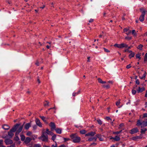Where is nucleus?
Here are the masks:
<instances>
[{
  "instance_id": "f3484780",
  "label": "nucleus",
  "mask_w": 147,
  "mask_h": 147,
  "mask_svg": "<svg viewBox=\"0 0 147 147\" xmlns=\"http://www.w3.org/2000/svg\"><path fill=\"white\" fill-rule=\"evenodd\" d=\"M129 53H130V54L129 55V57L130 58L134 57L135 54L134 52H132L131 51H129Z\"/></svg>"
},
{
  "instance_id": "603ef678",
  "label": "nucleus",
  "mask_w": 147,
  "mask_h": 147,
  "mask_svg": "<svg viewBox=\"0 0 147 147\" xmlns=\"http://www.w3.org/2000/svg\"><path fill=\"white\" fill-rule=\"evenodd\" d=\"M127 32L126 33V34L127 35H128L130 33H131V31L130 30H129L128 31V32Z\"/></svg>"
},
{
  "instance_id": "6e6552de",
  "label": "nucleus",
  "mask_w": 147,
  "mask_h": 147,
  "mask_svg": "<svg viewBox=\"0 0 147 147\" xmlns=\"http://www.w3.org/2000/svg\"><path fill=\"white\" fill-rule=\"evenodd\" d=\"M35 121L36 122V124L39 126L40 127H42V124L40 122V120L38 119H35Z\"/></svg>"
},
{
  "instance_id": "bf43d9fd",
  "label": "nucleus",
  "mask_w": 147,
  "mask_h": 147,
  "mask_svg": "<svg viewBox=\"0 0 147 147\" xmlns=\"http://www.w3.org/2000/svg\"><path fill=\"white\" fill-rule=\"evenodd\" d=\"M37 81L38 83L39 84H40V81L39 80V79L38 78H38H37Z\"/></svg>"
},
{
  "instance_id": "7c9ffc66",
  "label": "nucleus",
  "mask_w": 147,
  "mask_h": 147,
  "mask_svg": "<svg viewBox=\"0 0 147 147\" xmlns=\"http://www.w3.org/2000/svg\"><path fill=\"white\" fill-rule=\"evenodd\" d=\"M132 34L134 36H136L137 35L136 33L135 32L134 30H133L131 32Z\"/></svg>"
},
{
  "instance_id": "8fccbe9b",
  "label": "nucleus",
  "mask_w": 147,
  "mask_h": 147,
  "mask_svg": "<svg viewBox=\"0 0 147 147\" xmlns=\"http://www.w3.org/2000/svg\"><path fill=\"white\" fill-rule=\"evenodd\" d=\"M125 39H126L128 40H130L131 39V37H128L127 36L125 37Z\"/></svg>"
},
{
  "instance_id": "412c9836",
  "label": "nucleus",
  "mask_w": 147,
  "mask_h": 147,
  "mask_svg": "<svg viewBox=\"0 0 147 147\" xmlns=\"http://www.w3.org/2000/svg\"><path fill=\"white\" fill-rule=\"evenodd\" d=\"M120 140L119 136H116L114 137V140L115 141H119Z\"/></svg>"
},
{
  "instance_id": "f03ea898",
  "label": "nucleus",
  "mask_w": 147,
  "mask_h": 147,
  "mask_svg": "<svg viewBox=\"0 0 147 147\" xmlns=\"http://www.w3.org/2000/svg\"><path fill=\"white\" fill-rule=\"evenodd\" d=\"M71 138L72 139V141L74 143H78L80 140V138L76 134H72L70 135Z\"/></svg>"
},
{
  "instance_id": "69168bd1",
  "label": "nucleus",
  "mask_w": 147,
  "mask_h": 147,
  "mask_svg": "<svg viewBox=\"0 0 147 147\" xmlns=\"http://www.w3.org/2000/svg\"><path fill=\"white\" fill-rule=\"evenodd\" d=\"M51 45H47L46 46V47L48 49H49L50 48V47H51Z\"/></svg>"
},
{
  "instance_id": "c9c22d12",
  "label": "nucleus",
  "mask_w": 147,
  "mask_h": 147,
  "mask_svg": "<svg viewBox=\"0 0 147 147\" xmlns=\"http://www.w3.org/2000/svg\"><path fill=\"white\" fill-rule=\"evenodd\" d=\"M143 47V46L141 44H140L138 47V48L140 49V50H141L142 49V47Z\"/></svg>"
},
{
  "instance_id": "39448f33",
  "label": "nucleus",
  "mask_w": 147,
  "mask_h": 147,
  "mask_svg": "<svg viewBox=\"0 0 147 147\" xmlns=\"http://www.w3.org/2000/svg\"><path fill=\"white\" fill-rule=\"evenodd\" d=\"M140 11L142 12V14L139 18L141 22H143L144 20V17L146 14L145 10L143 9H140Z\"/></svg>"
},
{
  "instance_id": "f257e3e1",
  "label": "nucleus",
  "mask_w": 147,
  "mask_h": 147,
  "mask_svg": "<svg viewBox=\"0 0 147 147\" xmlns=\"http://www.w3.org/2000/svg\"><path fill=\"white\" fill-rule=\"evenodd\" d=\"M20 124H16L14 127L12 128L10 131L8 132V134L10 138H11L14 135L13 132H15L17 129L18 128V126L20 125Z\"/></svg>"
},
{
  "instance_id": "dca6fc26",
  "label": "nucleus",
  "mask_w": 147,
  "mask_h": 147,
  "mask_svg": "<svg viewBox=\"0 0 147 147\" xmlns=\"http://www.w3.org/2000/svg\"><path fill=\"white\" fill-rule=\"evenodd\" d=\"M2 128L5 130H7L9 129L10 127L7 125L5 124L2 126Z\"/></svg>"
},
{
  "instance_id": "a19ab883",
  "label": "nucleus",
  "mask_w": 147,
  "mask_h": 147,
  "mask_svg": "<svg viewBox=\"0 0 147 147\" xmlns=\"http://www.w3.org/2000/svg\"><path fill=\"white\" fill-rule=\"evenodd\" d=\"M129 30V28H125L123 29L124 32H127Z\"/></svg>"
},
{
  "instance_id": "7ed1b4c3",
  "label": "nucleus",
  "mask_w": 147,
  "mask_h": 147,
  "mask_svg": "<svg viewBox=\"0 0 147 147\" xmlns=\"http://www.w3.org/2000/svg\"><path fill=\"white\" fill-rule=\"evenodd\" d=\"M136 125L137 126L142 125L141 127H146L147 126V119H145L142 122H141L140 120H138L137 121Z\"/></svg>"
},
{
  "instance_id": "de8ad7c7",
  "label": "nucleus",
  "mask_w": 147,
  "mask_h": 147,
  "mask_svg": "<svg viewBox=\"0 0 147 147\" xmlns=\"http://www.w3.org/2000/svg\"><path fill=\"white\" fill-rule=\"evenodd\" d=\"M120 103V100H119L118 101H117L116 102V105L117 106H118L119 105Z\"/></svg>"
},
{
  "instance_id": "cd10ccee",
  "label": "nucleus",
  "mask_w": 147,
  "mask_h": 147,
  "mask_svg": "<svg viewBox=\"0 0 147 147\" xmlns=\"http://www.w3.org/2000/svg\"><path fill=\"white\" fill-rule=\"evenodd\" d=\"M40 117L44 122H46V118L45 117L43 116H40Z\"/></svg>"
},
{
  "instance_id": "1a4fd4ad",
  "label": "nucleus",
  "mask_w": 147,
  "mask_h": 147,
  "mask_svg": "<svg viewBox=\"0 0 147 147\" xmlns=\"http://www.w3.org/2000/svg\"><path fill=\"white\" fill-rule=\"evenodd\" d=\"M96 134L95 132L91 131L85 134L86 136H93Z\"/></svg>"
},
{
  "instance_id": "f8f14e48",
  "label": "nucleus",
  "mask_w": 147,
  "mask_h": 147,
  "mask_svg": "<svg viewBox=\"0 0 147 147\" xmlns=\"http://www.w3.org/2000/svg\"><path fill=\"white\" fill-rule=\"evenodd\" d=\"M145 88L144 87H142L141 88L140 87H138V89L137 90V91L138 93L144 91Z\"/></svg>"
},
{
  "instance_id": "c85d7f7f",
  "label": "nucleus",
  "mask_w": 147,
  "mask_h": 147,
  "mask_svg": "<svg viewBox=\"0 0 147 147\" xmlns=\"http://www.w3.org/2000/svg\"><path fill=\"white\" fill-rule=\"evenodd\" d=\"M80 133L81 134H84L86 133L87 131L85 130H82L80 131Z\"/></svg>"
},
{
  "instance_id": "e433bc0d",
  "label": "nucleus",
  "mask_w": 147,
  "mask_h": 147,
  "mask_svg": "<svg viewBox=\"0 0 147 147\" xmlns=\"http://www.w3.org/2000/svg\"><path fill=\"white\" fill-rule=\"evenodd\" d=\"M147 61V54L146 53L144 56V61Z\"/></svg>"
},
{
  "instance_id": "20e7f679",
  "label": "nucleus",
  "mask_w": 147,
  "mask_h": 147,
  "mask_svg": "<svg viewBox=\"0 0 147 147\" xmlns=\"http://www.w3.org/2000/svg\"><path fill=\"white\" fill-rule=\"evenodd\" d=\"M39 139L44 142H47L48 140V136L47 133L45 132H43L41 136L39 138Z\"/></svg>"
},
{
  "instance_id": "79ce46f5",
  "label": "nucleus",
  "mask_w": 147,
  "mask_h": 147,
  "mask_svg": "<svg viewBox=\"0 0 147 147\" xmlns=\"http://www.w3.org/2000/svg\"><path fill=\"white\" fill-rule=\"evenodd\" d=\"M136 92V91L134 90H132V94H135Z\"/></svg>"
},
{
  "instance_id": "b1692460",
  "label": "nucleus",
  "mask_w": 147,
  "mask_h": 147,
  "mask_svg": "<svg viewBox=\"0 0 147 147\" xmlns=\"http://www.w3.org/2000/svg\"><path fill=\"white\" fill-rule=\"evenodd\" d=\"M142 138L140 136H136L133 137L132 138V140H136L138 139H141Z\"/></svg>"
},
{
  "instance_id": "5701e85b",
  "label": "nucleus",
  "mask_w": 147,
  "mask_h": 147,
  "mask_svg": "<svg viewBox=\"0 0 147 147\" xmlns=\"http://www.w3.org/2000/svg\"><path fill=\"white\" fill-rule=\"evenodd\" d=\"M98 82L100 83L104 84L106 82L105 81H103L101 79L98 78Z\"/></svg>"
},
{
  "instance_id": "9b49d317",
  "label": "nucleus",
  "mask_w": 147,
  "mask_h": 147,
  "mask_svg": "<svg viewBox=\"0 0 147 147\" xmlns=\"http://www.w3.org/2000/svg\"><path fill=\"white\" fill-rule=\"evenodd\" d=\"M49 126L51 127L52 130L55 129V125L53 122H51L49 124Z\"/></svg>"
},
{
  "instance_id": "864d4df0",
  "label": "nucleus",
  "mask_w": 147,
  "mask_h": 147,
  "mask_svg": "<svg viewBox=\"0 0 147 147\" xmlns=\"http://www.w3.org/2000/svg\"><path fill=\"white\" fill-rule=\"evenodd\" d=\"M64 141L65 142V141H68L69 140V139L68 138H64Z\"/></svg>"
},
{
  "instance_id": "0e129e2a",
  "label": "nucleus",
  "mask_w": 147,
  "mask_h": 147,
  "mask_svg": "<svg viewBox=\"0 0 147 147\" xmlns=\"http://www.w3.org/2000/svg\"><path fill=\"white\" fill-rule=\"evenodd\" d=\"M106 119L108 120H111V119L109 117H107Z\"/></svg>"
},
{
  "instance_id": "473e14b6",
  "label": "nucleus",
  "mask_w": 147,
  "mask_h": 147,
  "mask_svg": "<svg viewBox=\"0 0 147 147\" xmlns=\"http://www.w3.org/2000/svg\"><path fill=\"white\" fill-rule=\"evenodd\" d=\"M102 86L103 88H106L107 89H108L110 88V86L109 85H103Z\"/></svg>"
},
{
  "instance_id": "13d9d810",
  "label": "nucleus",
  "mask_w": 147,
  "mask_h": 147,
  "mask_svg": "<svg viewBox=\"0 0 147 147\" xmlns=\"http://www.w3.org/2000/svg\"><path fill=\"white\" fill-rule=\"evenodd\" d=\"M49 131V129H46V131H44V132H45L46 133H47H47Z\"/></svg>"
},
{
  "instance_id": "e2e57ef3",
  "label": "nucleus",
  "mask_w": 147,
  "mask_h": 147,
  "mask_svg": "<svg viewBox=\"0 0 147 147\" xmlns=\"http://www.w3.org/2000/svg\"><path fill=\"white\" fill-rule=\"evenodd\" d=\"M119 48H120V49H122V43L121 44H119Z\"/></svg>"
},
{
  "instance_id": "4c0bfd02",
  "label": "nucleus",
  "mask_w": 147,
  "mask_h": 147,
  "mask_svg": "<svg viewBox=\"0 0 147 147\" xmlns=\"http://www.w3.org/2000/svg\"><path fill=\"white\" fill-rule=\"evenodd\" d=\"M97 121L98 123L100 125H101L102 123L101 121L99 119H98L97 120Z\"/></svg>"
},
{
  "instance_id": "c03bdc74",
  "label": "nucleus",
  "mask_w": 147,
  "mask_h": 147,
  "mask_svg": "<svg viewBox=\"0 0 147 147\" xmlns=\"http://www.w3.org/2000/svg\"><path fill=\"white\" fill-rule=\"evenodd\" d=\"M53 133L51 131H50L48 132L47 133V135H53Z\"/></svg>"
},
{
  "instance_id": "5fc2aeb1",
  "label": "nucleus",
  "mask_w": 147,
  "mask_h": 147,
  "mask_svg": "<svg viewBox=\"0 0 147 147\" xmlns=\"http://www.w3.org/2000/svg\"><path fill=\"white\" fill-rule=\"evenodd\" d=\"M33 128L34 129H36L37 128V126L36 125H34L33 126Z\"/></svg>"
},
{
  "instance_id": "680f3d73",
  "label": "nucleus",
  "mask_w": 147,
  "mask_h": 147,
  "mask_svg": "<svg viewBox=\"0 0 147 147\" xmlns=\"http://www.w3.org/2000/svg\"><path fill=\"white\" fill-rule=\"evenodd\" d=\"M3 142V141L2 140H0V144H2Z\"/></svg>"
},
{
  "instance_id": "37998d69",
  "label": "nucleus",
  "mask_w": 147,
  "mask_h": 147,
  "mask_svg": "<svg viewBox=\"0 0 147 147\" xmlns=\"http://www.w3.org/2000/svg\"><path fill=\"white\" fill-rule=\"evenodd\" d=\"M114 46L119 48V44H115L114 45Z\"/></svg>"
},
{
  "instance_id": "6ab92c4d",
  "label": "nucleus",
  "mask_w": 147,
  "mask_h": 147,
  "mask_svg": "<svg viewBox=\"0 0 147 147\" xmlns=\"http://www.w3.org/2000/svg\"><path fill=\"white\" fill-rule=\"evenodd\" d=\"M56 132L58 134H61V130L60 128H57L55 129Z\"/></svg>"
},
{
  "instance_id": "49530a36",
  "label": "nucleus",
  "mask_w": 147,
  "mask_h": 147,
  "mask_svg": "<svg viewBox=\"0 0 147 147\" xmlns=\"http://www.w3.org/2000/svg\"><path fill=\"white\" fill-rule=\"evenodd\" d=\"M131 67V64H129V65H127L126 67V68L127 69H129Z\"/></svg>"
},
{
  "instance_id": "f704fd0d",
  "label": "nucleus",
  "mask_w": 147,
  "mask_h": 147,
  "mask_svg": "<svg viewBox=\"0 0 147 147\" xmlns=\"http://www.w3.org/2000/svg\"><path fill=\"white\" fill-rule=\"evenodd\" d=\"M34 147H41V146L40 144H34Z\"/></svg>"
},
{
  "instance_id": "393cba45",
  "label": "nucleus",
  "mask_w": 147,
  "mask_h": 147,
  "mask_svg": "<svg viewBox=\"0 0 147 147\" xmlns=\"http://www.w3.org/2000/svg\"><path fill=\"white\" fill-rule=\"evenodd\" d=\"M146 71H145V73L143 75V76L142 77H141L140 76H139V78L141 79H143V78H145L146 75Z\"/></svg>"
},
{
  "instance_id": "58836bf2",
  "label": "nucleus",
  "mask_w": 147,
  "mask_h": 147,
  "mask_svg": "<svg viewBox=\"0 0 147 147\" xmlns=\"http://www.w3.org/2000/svg\"><path fill=\"white\" fill-rule=\"evenodd\" d=\"M56 138V136L55 135H53L52 137V140L53 141H54L55 140Z\"/></svg>"
},
{
  "instance_id": "3c124183",
  "label": "nucleus",
  "mask_w": 147,
  "mask_h": 147,
  "mask_svg": "<svg viewBox=\"0 0 147 147\" xmlns=\"http://www.w3.org/2000/svg\"><path fill=\"white\" fill-rule=\"evenodd\" d=\"M147 117V113H144L143 115V118Z\"/></svg>"
},
{
  "instance_id": "72a5a7b5",
  "label": "nucleus",
  "mask_w": 147,
  "mask_h": 147,
  "mask_svg": "<svg viewBox=\"0 0 147 147\" xmlns=\"http://www.w3.org/2000/svg\"><path fill=\"white\" fill-rule=\"evenodd\" d=\"M141 56V55L140 53H138L136 55V57L137 58H138L140 59H141V57H140Z\"/></svg>"
},
{
  "instance_id": "bb28decb",
  "label": "nucleus",
  "mask_w": 147,
  "mask_h": 147,
  "mask_svg": "<svg viewBox=\"0 0 147 147\" xmlns=\"http://www.w3.org/2000/svg\"><path fill=\"white\" fill-rule=\"evenodd\" d=\"M80 91L79 90L77 92H74L73 93L72 95L74 96H76L78 94H79L80 93Z\"/></svg>"
},
{
  "instance_id": "aec40b11",
  "label": "nucleus",
  "mask_w": 147,
  "mask_h": 147,
  "mask_svg": "<svg viewBox=\"0 0 147 147\" xmlns=\"http://www.w3.org/2000/svg\"><path fill=\"white\" fill-rule=\"evenodd\" d=\"M146 131V128H144L142 129H141L140 132L141 134H144L145 133V132Z\"/></svg>"
},
{
  "instance_id": "ea45409f",
  "label": "nucleus",
  "mask_w": 147,
  "mask_h": 147,
  "mask_svg": "<svg viewBox=\"0 0 147 147\" xmlns=\"http://www.w3.org/2000/svg\"><path fill=\"white\" fill-rule=\"evenodd\" d=\"M32 134V133L30 131H28L27 132L26 134V135L28 136H30Z\"/></svg>"
},
{
  "instance_id": "2f4dec72",
  "label": "nucleus",
  "mask_w": 147,
  "mask_h": 147,
  "mask_svg": "<svg viewBox=\"0 0 147 147\" xmlns=\"http://www.w3.org/2000/svg\"><path fill=\"white\" fill-rule=\"evenodd\" d=\"M122 48H127L128 47V45L124 43H122Z\"/></svg>"
},
{
  "instance_id": "338daca9",
  "label": "nucleus",
  "mask_w": 147,
  "mask_h": 147,
  "mask_svg": "<svg viewBox=\"0 0 147 147\" xmlns=\"http://www.w3.org/2000/svg\"><path fill=\"white\" fill-rule=\"evenodd\" d=\"M123 126V124H121L119 125V128H120L121 127H122Z\"/></svg>"
},
{
  "instance_id": "ddd939ff",
  "label": "nucleus",
  "mask_w": 147,
  "mask_h": 147,
  "mask_svg": "<svg viewBox=\"0 0 147 147\" xmlns=\"http://www.w3.org/2000/svg\"><path fill=\"white\" fill-rule=\"evenodd\" d=\"M31 126V123H26L24 126V128L26 130L28 129Z\"/></svg>"
},
{
  "instance_id": "0eeeda50",
  "label": "nucleus",
  "mask_w": 147,
  "mask_h": 147,
  "mask_svg": "<svg viewBox=\"0 0 147 147\" xmlns=\"http://www.w3.org/2000/svg\"><path fill=\"white\" fill-rule=\"evenodd\" d=\"M138 131V130L137 128L135 127L130 130V133L131 134H134L137 133Z\"/></svg>"
},
{
  "instance_id": "a878e982",
  "label": "nucleus",
  "mask_w": 147,
  "mask_h": 147,
  "mask_svg": "<svg viewBox=\"0 0 147 147\" xmlns=\"http://www.w3.org/2000/svg\"><path fill=\"white\" fill-rule=\"evenodd\" d=\"M21 140L22 141H24V140H25V137L23 135H21Z\"/></svg>"
},
{
  "instance_id": "4d7b16f0",
  "label": "nucleus",
  "mask_w": 147,
  "mask_h": 147,
  "mask_svg": "<svg viewBox=\"0 0 147 147\" xmlns=\"http://www.w3.org/2000/svg\"><path fill=\"white\" fill-rule=\"evenodd\" d=\"M16 136V140H19V138L18 137V136Z\"/></svg>"
},
{
  "instance_id": "4468645a",
  "label": "nucleus",
  "mask_w": 147,
  "mask_h": 147,
  "mask_svg": "<svg viewBox=\"0 0 147 147\" xmlns=\"http://www.w3.org/2000/svg\"><path fill=\"white\" fill-rule=\"evenodd\" d=\"M31 140V139L30 138L27 137L26 138L24 142L26 144H28L30 142Z\"/></svg>"
},
{
  "instance_id": "052dcab7",
  "label": "nucleus",
  "mask_w": 147,
  "mask_h": 147,
  "mask_svg": "<svg viewBox=\"0 0 147 147\" xmlns=\"http://www.w3.org/2000/svg\"><path fill=\"white\" fill-rule=\"evenodd\" d=\"M93 20L92 19H91L89 21V22H93Z\"/></svg>"
},
{
  "instance_id": "a211bd4d",
  "label": "nucleus",
  "mask_w": 147,
  "mask_h": 147,
  "mask_svg": "<svg viewBox=\"0 0 147 147\" xmlns=\"http://www.w3.org/2000/svg\"><path fill=\"white\" fill-rule=\"evenodd\" d=\"M97 138L96 137H94L93 138H89L88 140V141H96V140Z\"/></svg>"
},
{
  "instance_id": "423d86ee",
  "label": "nucleus",
  "mask_w": 147,
  "mask_h": 147,
  "mask_svg": "<svg viewBox=\"0 0 147 147\" xmlns=\"http://www.w3.org/2000/svg\"><path fill=\"white\" fill-rule=\"evenodd\" d=\"M18 126V128L16 130V136H18L20 133L21 132L23 128V125L21 126Z\"/></svg>"
},
{
  "instance_id": "2eb2a0df",
  "label": "nucleus",
  "mask_w": 147,
  "mask_h": 147,
  "mask_svg": "<svg viewBox=\"0 0 147 147\" xmlns=\"http://www.w3.org/2000/svg\"><path fill=\"white\" fill-rule=\"evenodd\" d=\"M102 136L104 137L103 136L101 135L100 134H97L96 135V138H99V140L100 141H102L103 140V138Z\"/></svg>"
},
{
  "instance_id": "774afa93",
  "label": "nucleus",
  "mask_w": 147,
  "mask_h": 147,
  "mask_svg": "<svg viewBox=\"0 0 147 147\" xmlns=\"http://www.w3.org/2000/svg\"><path fill=\"white\" fill-rule=\"evenodd\" d=\"M57 147V144H56L55 146L54 145H52V147Z\"/></svg>"
},
{
  "instance_id": "4be33fe9",
  "label": "nucleus",
  "mask_w": 147,
  "mask_h": 147,
  "mask_svg": "<svg viewBox=\"0 0 147 147\" xmlns=\"http://www.w3.org/2000/svg\"><path fill=\"white\" fill-rule=\"evenodd\" d=\"M44 105L45 106H49V102L47 100L45 101L44 103Z\"/></svg>"
},
{
  "instance_id": "a18cd8bd",
  "label": "nucleus",
  "mask_w": 147,
  "mask_h": 147,
  "mask_svg": "<svg viewBox=\"0 0 147 147\" xmlns=\"http://www.w3.org/2000/svg\"><path fill=\"white\" fill-rule=\"evenodd\" d=\"M104 49L105 51L107 53H109L110 52V51L107 49H106L105 48H104Z\"/></svg>"
},
{
  "instance_id": "9d476101",
  "label": "nucleus",
  "mask_w": 147,
  "mask_h": 147,
  "mask_svg": "<svg viewBox=\"0 0 147 147\" xmlns=\"http://www.w3.org/2000/svg\"><path fill=\"white\" fill-rule=\"evenodd\" d=\"M5 142L7 145L10 144L12 143V140L9 139H6L5 141Z\"/></svg>"
},
{
  "instance_id": "6e6d98bb",
  "label": "nucleus",
  "mask_w": 147,
  "mask_h": 147,
  "mask_svg": "<svg viewBox=\"0 0 147 147\" xmlns=\"http://www.w3.org/2000/svg\"><path fill=\"white\" fill-rule=\"evenodd\" d=\"M51 109H54L56 110V107H53V108H51L49 109H48V110L49 111V110H51Z\"/></svg>"
},
{
  "instance_id": "09e8293b",
  "label": "nucleus",
  "mask_w": 147,
  "mask_h": 147,
  "mask_svg": "<svg viewBox=\"0 0 147 147\" xmlns=\"http://www.w3.org/2000/svg\"><path fill=\"white\" fill-rule=\"evenodd\" d=\"M136 84H137L138 85H139L140 84V82L138 79H137L136 81Z\"/></svg>"
},
{
  "instance_id": "c756f323",
  "label": "nucleus",
  "mask_w": 147,
  "mask_h": 147,
  "mask_svg": "<svg viewBox=\"0 0 147 147\" xmlns=\"http://www.w3.org/2000/svg\"><path fill=\"white\" fill-rule=\"evenodd\" d=\"M122 131V130H121L119 131H117L116 132H113V134H118L121 133Z\"/></svg>"
}]
</instances>
